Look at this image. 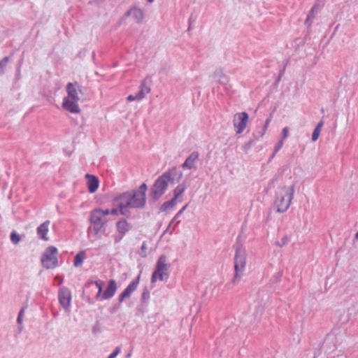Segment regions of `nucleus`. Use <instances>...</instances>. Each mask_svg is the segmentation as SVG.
<instances>
[{"mask_svg": "<svg viewBox=\"0 0 358 358\" xmlns=\"http://www.w3.org/2000/svg\"><path fill=\"white\" fill-rule=\"evenodd\" d=\"M148 186L145 183L140 185L138 189L127 191L115 197L114 201L118 206L119 212L122 215L129 216V208H143L146 204V191ZM118 210H110V214L117 215Z\"/></svg>", "mask_w": 358, "mask_h": 358, "instance_id": "f257e3e1", "label": "nucleus"}, {"mask_svg": "<svg viewBox=\"0 0 358 358\" xmlns=\"http://www.w3.org/2000/svg\"><path fill=\"white\" fill-rule=\"evenodd\" d=\"M247 259V253L245 248L239 243L236 245V252L234 255V276L231 280L234 285H236L239 279L243 276Z\"/></svg>", "mask_w": 358, "mask_h": 358, "instance_id": "f03ea898", "label": "nucleus"}, {"mask_svg": "<svg viewBox=\"0 0 358 358\" xmlns=\"http://www.w3.org/2000/svg\"><path fill=\"white\" fill-rule=\"evenodd\" d=\"M294 192V186H284L278 189L275 194V205L277 211L284 213L289 208Z\"/></svg>", "mask_w": 358, "mask_h": 358, "instance_id": "7ed1b4c3", "label": "nucleus"}, {"mask_svg": "<svg viewBox=\"0 0 358 358\" xmlns=\"http://www.w3.org/2000/svg\"><path fill=\"white\" fill-rule=\"evenodd\" d=\"M166 175H161L155 181L150 189V196L154 201L160 199L165 193L170 180L167 178Z\"/></svg>", "mask_w": 358, "mask_h": 358, "instance_id": "20e7f679", "label": "nucleus"}, {"mask_svg": "<svg viewBox=\"0 0 358 358\" xmlns=\"http://www.w3.org/2000/svg\"><path fill=\"white\" fill-rule=\"evenodd\" d=\"M166 257L164 255H162L157 263L155 269L153 271L151 277V282H155L157 279L162 281L164 278H169L168 269L170 267V264H166Z\"/></svg>", "mask_w": 358, "mask_h": 358, "instance_id": "39448f33", "label": "nucleus"}, {"mask_svg": "<svg viewBox=\"0 0 358 358\" xmlns=\"http://www.w3.org/2000/svg\"><path fill=\"white\" fill-rule=\"evenodd\" d=\"M57 254V249L55 246L48 247L41 257L43 266L48 269L55 268L58 264Z\"/></svg>", "mask_w": 358, "mask_h": 358, "instance_id": "423d86ee", "label": "nucleus"}, {"mask_svg": "<svg viewBox=\"0 0 358 358\" xmlns=\"http://www.w3.org/2000/svg\"><path fill=\"white\" fill-rule=\"evenodd\" d=\"M90 220L91 227L89 228V230H92L94 235H97L99 232L105 231V224L107 222V220L106 217L100 216L99 212L93 210L91 213Z\"/></svg>", "mask_w": 358, "mask_h": 358, "instance_id": "0eeeda50", "label": "nucleus"}, {"mask_svg": "<svg viewBox=\"0 0 358 358\" xmlns=\"http://www.w3.org/2000/svg\"><path fill=\"white\" fill-rule=\"evenodd\" d=\"M248 115L246 112L238 113L234 116V126L236 134H241L245 129L248 120Z\"/></svg>", "mask_w": 358, "mask_h": 358, "instance_id": "6e6552de", "label": "nucleus"}, {"mask_svg": "<svg viewBox=\"0 0 358 358\" xmlns=\"http://www.w3.org/2000/svg\"><path fill=\"white\" fill-rule=\"evenodd\" d=\"M58 298L60 305L65 310H69L71 307V294L70 290L66 287H62L59 290Z\"/></svg>", "mask_w": 358, "mask_h": 358, "instance_id": "1a4fd4ad", "label": "nucleus"}, {"mask_svg": "<svg viewBox=\"0 0 358 358\" xmlns=\"http://www.w3.org/2000/svg\"><path fill=\"white\" fill-rule=\"evenodd\" d=\"M66 91L68 93V96L66 98L75 100L76 101H78L80 100L78 94L82 93V90L81 87L77 82L69 83L66 85Z\"/></svg>", "mask_w": 358, "mask_h": 358, "instance_id": "9d476101", "label": "nucleus"}, {"mask_svg": "<svg viewBox=\"0 0 358 358\" xmlns=\"http://www.w3.org/2000/svg\"><path fill=\"white\" fill-rule=\"evenodd\" d=\"M141 275L139 274L137 278L134 280L119 295L118 300L122 303L125 299L129 298L131 294L136 289L139 283Z\"/></svg>", "mask_w": 358, "mask_h": 358, "instance_id": "9b49d317", "label": "nucleus"}, {"mask_svg": "<svg viewBox=\"0 0 358 358\" xmlns=\"http://www.w3.org/2000/svg\"><path fill=\"white\" fill-rule=\"evenodd\" d=\"M163 174L168 176L167 178L170 180L171 184L178 182L182 177V172L176 166L172 167Z\"/></svg>", "mask_w": 358, "mask_h": 358, "instance_id": "f8f14e48", "label": "nucleus"}, {"mask_svg": "<svg viewBox=\"0 0 358 358\" xmlns=\"http://www.w3.org/2000/svg\"><path fill=\"white\" fill-rule=\"evenodd\" d=\"M199 154L197 151L192 152L185 159V162L181 165L183 169H195V162L198 159Z\"/></svg>", "mask_w": 358, "mask_h": 358, "instance_id": "ddd939ff", "label": "nucleus"}, {"mask_svg": "<svg viewBox=\"0 0 358 358\" xmlns=\"http://www.w3.org/2000/svg\"><path fill=\"white\" fill-rule=\"evenodd\" d=\"M62 106L65 110L72 113H78L80 112L78 101L69 99V98L64 99Z\"/></svg>", "mask_w": 358, "mask_h": 358, "instance_id": "4468645a", "label": "nucleus"}, {"mask_svg": "<svg viewBox=\"0 0 358 358\" xmlns=\"http://www.w3.org/2000/svg\"><path fill=\"white\" fill-rule=\"evenodd\" d=\"M117 291V284L115 280L108 281V287L102 294V299H109L112 298Z\"/></svg>", "mask_w": 358, "mask_h": 358, "instance_id": "2eb2a0df", "label": "nucleus"}, {"mask_svg": "<svg viewBox=\"0 0 358 358\" xmlns=\"http://www.w3.org/2000/svg\"><path fill=\"white\" fill-rule=\"evenodd\" d=\"M86 178L87 179V187L88 190L90 193L95 192L99 185V181L97 177L95 176L87 173L85 175Z\"/></svg>", "mask_w": 358, "mask_h": 358, "instance_id": "dca6fc26", "label": "nucleus"}, {"mask_svg": "<svg viewBox=\"0 0 358 358\" xmlns=\"http://www.w3.org/2000/svg\"><path fill=\"white\" fill-rule=\"evenodd\" d=\"M126 15L128 16H131L138 24H141L142 22L144 17L143 10L136 7L129 10Z\"/></svg>", "mask_w": 358, "mask_h": 358, "instance_id": "f3484780", "label": "nucleus"}, {"mask_svg": "<svg viewBox=\"0 0 358 358\" xmlns=\"http://www.w3.org/2000/svg\"><path fill=\"white\" fill-rule=\"evenodd\" d=\"M213 77L217 79V82L222 85H226L229 82L228 76L224 74L222 69H216L213 73Z\"/></svg>", "mask_w": 358, "mask_h": 358, "instance_id": "a211bd4d", "label": "nucleus"}, {"mask_svg": "<svg viewBox=\"0 0 358 358\" xmlns=\"http://www.w3.org/2000/svg\"><path fill=\"white\" fill-rule=\"evenodd\" d=\"M117 230L119 234H126L131 229L130 224L125 219H121L116 224Z\"/></svg>", "mask_w": 358, "mask_h": 358, "instance_id": "6ab92c4d", "label": "nucleus"}, {"mask_svg": "<svg viewBox=\"0 0 358 358\" xmlns=\"http://www.w3.org/2000/svg\"><path fill=\"white\" fill-rule=\"evenodd\" d=\"M50 224V221L47 220L42 223L37 228V234L38 236L43 240L47 241L48 238L46 236L48 232V226Z\"/></svg>", "mask_w": 358, "mask_h": 358, "instance_id": "aec40b11", "label": "nucleus"}, {"mask_svg": "<svg viewBox=\"0 0 358 358\" xmlns=\"http://www.w3.org/2000/svg\"><path fill=\"white\" fill-rule=\"evenodd\" d=\"M150 92V87L148 85V78H145L141 85L140 86V91L138 92L139 94V98L142 99L145 97V94H148Z\"/></svg>", "mask_w": 358, "mask_h": 358, "instance_id": "412c9836", "label": "nucleus"}, {"mask_svg": "<svg viewBox=\"0 0 358 358\" xmlns=\"http://www.w3.org/2000/svg\"><path fill=\"white\" fill-rule=\"evenodd\" d=\"M86 257L85 252V251H80L74 258L73 261V265L76 267L80 266L83 264L84 259Z\"/></svg>", "mask_w": 358, "mask_h": 358, "instance_id": "4be33fe9", "label": "nucleus"}, {"mask_svg": "<svg viewBox=\"0 0 358 358\" xmlns=\"http://www.w3.org/2000/svg\"><path fill=\"white\" fill-rule=\"evenodd\" d=\"M177 201L173 198L168 201L164 202L159 208L160 211L166 212L169 209L173 208L176 205Z\"/></svg>", "mask_w": 358, "mask_h": 358, "instance_id": "5701e85b", "label": "nucleus"}, {"mask_svg": "<svg viewBox=\"0 0 358 358\" xmlns=\"http://www.w3.org/2000/svg\"><path fill=\"white\" fill-rule=\"evenodd\" d=\"M323 125H324V122H323V120H321L320 122H318V124L315 127V128L313 132V134H312V141H315L318 139Z\"/></svg>", "mask_w": 358, "mask_h": 358, "instance_id": "b1692460", "label": "nucleus"}, {"mask_svg": "<svg viewBox=\"0 0 358 358\" xmlns=\"http://www.w3.org/2000/svg\"><path fill=\"white\" fill-rule=\"evenodd\" d=\"M185 190V185L183 184L178 185L173 190V197L176 201L179 196L183 194Z\"/></svg>", "mask_w": 358, "mask_h": 358, "instance_id": "393cba45", "label": "nucleus"}, {"mask_svg": "<svg viewBox=\"0 0 358 358\" xmlns=\"http://www.w3.org/2000/svg\"><path fill=\"white\" fill-rule=\"evenodd\" d=\"M24 308H21V310H20L19 313H18V316H17V322L18 324H20V326L17 327V329H18V331L20 333L22 329H23V327L21 325L22 323V320H23V315H24Z\"/></svg>", "mask_w": 358, "mask_h": 358, "instance_id": "a878e982", "label": "nucleus"}, {"mask_svg": "<svg viewBox=\"0 0 358 358\" xmlns=\"http://www.w3.org/2000/svg\"><path fill=\"white\" fill-rule=\"evenodd\" d=\"M187 206V205L184 206H183V207H182V208H181V209L178 212V213H177V214L174 216V217H173V218L172 219V220L171 221V222H170V224H169V227H168V228H167L166 231H167V230H169V229L171 228V225H172V224H173V222H174V220H177V219H178V218H179V217L182 215V213L184 212V210L186 209Z\"/></svg>", "mask_w": 358, "mask_h": 358, "instance_id": "bb28decb", "label": "nucleus"}, {"mask_svg": "<svg viewBox=\"0 0 358 358\" xmlns=\"http://www.w3.org/2000/svg\"><path fill=\"white\" fill-rule=\"evenodd\" d=\"M103 285V282L101 280H96V281H89L86 286L91 287V286H95L98 290L100 289V288H102V286Z\"/></svg>", "mask_w": 358, "mask_h": 358, "instance_id": "cd10ccee", "label": "nucleus"}, {"mask_svg": "<svg viewBox=\"0 0 358 358\" xmlns=\"http://www.w3.org/2000/svg\"><path fill=\"white\" fill-rule=\"evenodd\" d=\"M10 241L13 244H17L20 241V236L15 231L10 234Z\"/></svg>", "mask_w": 358, "mask_h": 358, "instance_id": "c85d7f7f", "label": "nucleus"}, {"mask_svg": "<svg viewBox=\"0 0 358 358\" xmlns=\"http://www.w3.org/2000/svg\"><path fill=\"white\" fill-rule=\"evenodd\" d=\"M10 60L9 57H5L1 60H0V69L4 73V69Z\"/></svg>", "mask_w": 358, "mask_h": 358, "instance_id": "c756f323", "label": "nucleus"}, {"mask_svg": "<svg viewBox=\"0 0 358 358\" xmlns=\"http://www.w3.org/2000/svg\"><path fill=\"white\" fill-rule=\"evenodd\" d=\"M284 143L283 140H280L278 143L276 144V145L274 148L273 152L271 155V158H273L275 155V154L280 150V148L282 147Z\"/></svg>", "mask_w": 358, "mask_h": 358, "instance_id": "7c9ffc66", "label": "nucleus"}, {"mask_svg": "<svg viewBox=\"0 0 358 358\" xmlns=\"http://www.w3.org/2000/svg\"><path fill=\"white\" fill-rule=\"evenodd\" d=\"M289 239V237L288 236H285L282 237V238L280 241H276L275 245L279 247H282L287 244Z\"/></svg>", "mask_w": 358, "mask_h": 358, "instance_id": "2f4dec72", "label": "nucleus"}, {"mask_svg": "<svg viewBox=\"0 0 358 358\" xmlns=\"http://www.w3.org/2000/svg\"><path fill=\"white\" fill-rule=\"evenodd\" d=\"M139 255L141 257L145 258L147 257V245L145 241L142 243Z\"/></svg>", "mask_w": 358, "mask_h": 358, "instance_id": "473e14b6", "label": "nucleus"}, {"mask_svg": "<svg viewBox=\"0 0 358 358\" xmlns=\"http://www.w3.org/2000/svg\"><path fill=\"white\" fill-rule=\"evenodd\" d=\"M94 210L99 212V215L101 216L102 217H106V215H108L110 214V210L109 209L101 210V209H99V208H96V209H94Z\"/></svg>", "mask_w": 358, "mask_h": 358, "instance_id": "72a5a7b5", "label": "nucleus"}, {"mask_svg": "<svg viewBox=\"0 0 358 358\" xmlns=\"http://www.w3.org/2000/svg\"><path fill=\"white\" fill-rule=\"evenodd\" d=\"M141 99H142L141 98H139L138 93H137L136 95L130 94L127 97V101H134V100L139 101V100H141Z\"/></svg>", "mask_w": 358, "mask_h": 358, "instance_id": "f704fd0d", "label": "nucleus"}, {"mask_svg": "<svg viewBox=\"0 0 358 358\" xmlns=\"http://www.w3.org/2000/svg\"><path fill=\"white\" fill-rule=\"evenodd\" d=\"M289 129L287 127H285L282 129L281 132V139L283 140L285 139L288 136Z\"/></svg>", "mask_w": 358, "mask_h": 358, "instance_id": "c9c22d12", "label": "nucleus"}, {"mask_svg": "<svg viewBox=\"0 0 358 358\" xmlns=\"http://www.w3.org/2000/svg\"><path fill=\"white\" fill-rule=\"evenodd\" d=\"M315 6H313L310 11L309 12L308 16H307V19L306 20V24H307L308 22V21L311 19V18H313L314 17V11H315Z\"/></svg>", "mask_w": 358, "mask_h": 358, "instance_id": "e433bc0d", "label": "nucleus"}, {"mask_svg": "<svg viewBox=\"0 0 358 358\" xmlns=\"http://www.w3.org/2000/svg\"><path fill=\"white\" fill-rule=\"evenodd\" d=\"M150 296V292L148 289L145 287L142 293V299L143 300L148 299Z\"/></svg>", "mask_w": 358, "mask_h": 358, "instance_id": "4c0bfd02", "label": "nucleus"}, {"mask_svg": "<svg viewBox=\"0 0 358 358\" xmlns=\"http://www.w3.org/2000/svg\"><path fill=\"white\" fill-rule=\"evenodd\" d=\"M102 292H103V288H100V289L98 290V292H97V293H96V294L95 296V299L96 300H99L100 299H102V294H103Z\"/></svg>", "mask_w": 358, "mask_h": 358, "instance_id": "58836bf2", "label": "nucleus"}, {"mask_svg": "<svg viewBox=\"0 0 358 358\" xmlns=\"http://www.w3.org/2000/svg\"><path fill=\"white\" fill-rule=\"evenodd\" d=\"M270 121H271L270 118H268V119H267L266 120L265 124H264V128H263V132L261 134L260 136H264V132H265V131H266V128H267Z\"/></svg>", "mask_w": 358, "mask_h": 358, "instance_id": "ea45409f", "label": "nucleus"}, {"mask_svg": "<svg viewBox=\"0 0 358 358\" xmlns=\"http://www.w3.org/2000/svg\"><path fill=\"white\" fill-rule=\"evenodd\" d=\"M124 234H119L118 235H116L115 236V243H119L122 239V238L124 237Z\"/></svg>", "mask_w": 358, "mask_h": 358, "instance_id": "a19ab883", "label": "nucleus"}, {"mask_svg": "<svg viewBox=\"0 0 358 358\" xmlns=\"http://www.w3.org/2000/svg\"><path fill=\"white\" fill-rule=\"evenodd\" d=\"M253 141L251 140L248 143H245L244 145H243V148L245 150H248L250 148V147L251 146V145L252 144Z\"/></svg>", "mask_w": 358, "mask_h": 358, "instance_id": "79ce46f5", "label": "nucleus"}, {"mask_svg": "<svg viewBox=\"0 0 358 358\" xmlns=\"http://www.w3.org/2000/svg\"><path fill=\"white\" fill-rule=\"evenodd\" d=\"M120 347H117V348H115V350H114L113 353H115V355H117L120 353Z\"/></svg>", "mask_w": 358, "mask_h": 358, "instance_id": "37998d69", "label": "nucleus"}, {"mask_svg": "<svg viewBox=\"0 0 358 358\" xmlns=\"http://www.w3.org/2000/svg\"><path fill=\"white\" fill-rule=\"evenodd\" d=\"M286 66L285 65L284 67L280 71L279 75L282 76L284 74V72L285 71Z\"/></svg>", "mask_w": 358, "mask_h": 358, "instance_id": "c03bdc74", "label": "nucleus"}, {"mask_svg": "<svg viewBox=\"0 0 358 358\" xmlns=\"http://www.w3.org/2000/svg\"><path fill=\"white\" fill-rule=\"evenodd\" d=\"M116 357L117 355H115V354L113 352L108 357V358H115Z\"/></svg>", "mask_w": 358, "mask_h": 358, "instance_id": "a18cd8bd", "label": "nucleus"}, {"mask_svg": "<svg viewBox=\"0 0 358 358\" xmlns=\"http://www.w3.org/2000/svg\"><path fill=\"white\" fill-rule=\"evenodd\" d=\"M176 222L175 226H176V225H178L180 222V220H178V219L177 220H174V222Z\"/></svg>", "mask_w": 358, "mask_h": 358, "instance_id": "49530a36", "label": "nucleus"}, {"mask_svg": "<svg viewBox=\"0 0 358 358\" xmlns=\"http://www.w3.org/2000/svg\"><path fill=\"white\" fill-rule=\"evenodd\" d=\"M282 76L278 75V78L276 79V82H279Z\"/></svg>", "mask_w": 358, "mask_h": 358, "instance_id": "de8ad7c7", "label": "nucleus"}, {"mask_svg": "<svg viewBox=\"0 0 358 358\" xmlns=\"http://www.w3.org/2000/svg\"><path fill=\"white\" fill-rule=\"evenodd\" d=\"M355 238H356L357 239H358V231H357V232L356 233V234H355Z\"/></svg>", "mask_w": 358, "mask_h": 358, "instance_id": "09e8293b", "label": "nucleus"}, {"mask_svg": "<svg viewBox=\"0 0 358 358\" xmlns=\"http://www.w3.org/2000/svg\"><path fill=\"white\" fill-rule=\"evenodd\" d=\"M147 1H148V2H149V3H152V2H153L155 0H147Z\"/></svg>", "mask_w": 358, "mask_h": 358, "instance_id": "8fccbe9b", "label": "nucleus"}, {"mask_svg": "<svg viewBox=\"0 0 358 358\" xmlns=\"http://www.w3.org/2000/svg\"><path fill=\"white\" fill-rule=\"evenodd\" d=\"M3 72H2V71L0 69V76H1V75H3Z\"/></svg>", "mask_w": 358, "mask_h": 358, "instance_id": "3c124183", "label": "nucleus"}, {"mask_svg": "<svg viewBox=\"0 0 358 358\" xmlns=\"http://www.w3.org/2000/svg\"><path fill=\"white\" fill-rule=\"evenodd\" d=\"M274 182V179H273L271 182V184L273 183Z\"/></svg>", "mask_w": 358, "mask_h": 358, "instance_id": "603ef678", "label": "nucleus"}, {"mask_svg": "<svg viewBox=\"0 0 358 358\" xmlns=\"http://www.w3.org/2000/svg\"><path fill=\"white\" fill-rule=\"evenodd\" d=\"M321 111H322V113H324V109H322V110H321Z\"/></svg>", "mask_w": 358, "mask_h": 358, "instance_id": "864d4df0", "label": "nucleus"}, {"mask_svg": "<svg viewBox=\"0 0 358 358\" xmlns=\"http://www.w3.org/2000/svg\"><path fill=\"white\" fill-rule=\"evenodd\" d=\"M313 358H315V357H313Z\"/></svg>", "mask_w": 358, "mask_h": 358, "instance_id": "5fc2aeb1", "label": "nucleus"}]
</instances>
